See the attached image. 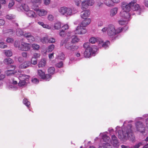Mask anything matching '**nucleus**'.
Here are the masks:
<instances>
[{"label":"nucleus","instance_id":"obj_1","mask_svg":"<svg viewBox=\"0 0 148 148\" xmlns=\"http://www.w3.org/2000/svg\"><path fill=\"white\" fill-rule=\"evenodd\" d=\"M132 121L128 122L125 121L122 127L121 128L118 126L116 127V131L118 133V136L119 138L122 140H127L135 138L133 134V128L132 125L130 123Z\"/></svg>","mask_w":148,"mask_h":148},{"label":"nucleus","instance_id":"obj_2","mask_svg":"<svg viewBox=\"0 0 148 148\" xmlns=\"http://www.w3.org/2000/svg\"><path fill=\"white\" fill-rule=\"evenodd\" d=\"M101 31L103 33L106 32L107 31L108 36L112 40H114L117 38L116 36V29L113 25L110 24L107 27L103 28L101 29Z\"/></svg>","mask_w":148,"mask_h":148},{"label":"nucleus","instance_id":"obj_3","mask_svg":"<svg viewBox=\"0 0 148 148\" xmlns=\"http://www.w3.org/2000/svg\"><path fill=\"white\" fill-rule=\"evenodd\" d=\"M14 46L18 48V50L25 51L29 50L31 47L30 44L23 42V40L20 41L16 40L14 43Z\"/></svg>","mask_w":148,"mask_h":148},{"label":"nucleus","instance_id":"obj_4","mask_svg":"<svg viewBox=\"0 0 148 148\" xmlns=\"http://www.w3.org/2000/svg\"><path fill=\"white\" fill-rule=\"evenodd\" d=\"M89 42L92 44H94L97 42L98 44L99 47H103L105 49H106L108 47L110 44V42L107 41L105 42H103L102 39L99 38L91 37L89 40Z\"/></svg>","mask_w":148,"mask_h":148},{"label":"nucleus","instance_id":"obj_5","mask_svg":"<svg viewBox=\"0 0 148 148\" xmlns=\"http://www.w3.org/2000/svg\"><path fill=\"white\" fill-rule=\"evenodd\" d=\"M136 0H133L130 2V4L131 6V9L133 11H136V13L140 15L141 11V10L139 5L136 3Z\"/></svg>","mask_w":148,"mask_h":148},{"label":"nucleus","instance_id":"obj_6","mask_svg":"<svg viewBox=\"0 0 148 148\" xmlns=\"http://www.w3.org/2000/svg\"><path fill=\"white\" fill-rule=\"evenodd\" d=\"M59 12L62 15H65L66 16L71 15L73 12L70 8H68L65 7H61L59 9Z\"/></svg>","mask_w":148,"mask_h":148},{"label":"nucleus","instance_id":"obj_7","mask_svg":"<svg viewBox=\"0 0 148 148\" xmlns=\"http://www.w3.org/2000/svg\"><path fill=\"white\" fill-rule=\"evenodd\" d=\"M97 50V47H95V49H86L84 53V57L89 58L90 57V55L95 56L94 54L96 53Z\"/></svg>","mask_w":148,"mask_h":148},{"label":"nucleus","instance_id":"obj_8","mask_svg":"<svg viewBox=\"0 0 148 148\" xmlns=\"http://www.w3.org/2000/svg\"><path fill=\"white\" fill-rule=\"evenodd\" d=\"M135 125L137 131L142 133L145 132V126L141 122L139 121H136L135 123Z\"/></svg>","mask_w":148,"mask_h":148},{"label":"nucleus","instance_id":"obj_9","mask_svg":"<svg viewBox=\"0 0 148 148\" xmlns=\"http://www.w3.org/2000/svg\"><path fill=\"white\" fill-rule=\"evenodd\" d=\"M87 32L85 27H83L80 24L79 26H78L76 29L74 31V33L75 34H85Z\"/></svg>","mask_w":148,"mask_h":148},{"label":"nucleus","instance_id":"obj_10","mask_svg":"<svg viewBox=\"0 0 148 148\" xmlns=\"http://www.w3.org/2000/svg\"><path fill=\"white\" fill-rule=\"evenodd\" d=\"M131 12H129L124 11H121L120 13V15L121 17L124 19L127 20H130L131 15H132ZM133 15V14H132Z\"/></svg>","mask_w":148,"mask_h":148},{"label":"nucleus","instance_id":"obj_11","mask_svg":"<svg viewBox=\"0 0 148 148\" xmlns=\"http://www.w3.org/2000/svg\"><path fill=\"white\" fill-rule=\"evenodd\" d=\"M121 7L122 9V11H124L129 12H132L131 11V6L130 4V3H127L125 2H123L122 3Z\"/></svg>","mask_w":148,"mask_h":148},{"label":"nucleus","instance_id":"obj_12","mask_svg":"<svg viewBox=\"0 0 148 148\" xmlns=\"http://www.w3.org/2000/svg\"><path fill=\"white\" fill-rule=\"evenodd\" d=\"M9 67L11 68L12 69L10 70H8L5 72V74L7 76L12 75L14 74L15 73L14 71L16 68V66L14 65H11L9 66Z\"/></svg>","mask_w":148,"mask_h":148},{"label":"nucleus","instance_id":"obj_13","mask_svg":"<svg viewBox=\"0 0 148 148\" xmlns=\"http://www.w3.org/2000/svg\"><path fill=\"white\" fill-rule=\"evenodd\" d=\"M24 36L29 41V42L34 41L35 40L34 37L29 32L26 33L24 34Z\"/></svg>","mask_w":148,"mask_h":148},{"label":"nucleus","instance_id":"obj_14","mask_svg":"<svg viewBox=\"0 0 148 148\" xmlns=\"http://www.w3.org/2000/svg\"><path fill=\"white\" fill-rule=\"evenodd\" d=\"M30 78V76L29 75L25 74H21L19 75L18 79L19 80H23L28 82Z\"/></svg>","mask_w":148,"mask_h":148},{"label":"nucleus","instance_id":"obj_15","mask_svg":"<svg viewBox=\"0 0 148 148\" xmlns=\"http://www.w3.org/2000/svg\"><path fill=\"white\" fill-rule=\"evenodd\" d=\"M90 14V11L88 10H86L81 12L80 16L82 18H85V17L88 16Z\"/></svg>","mask_w":148,"mask_h":148},{"label":"nucleus","instance_id":"obj_16","mask_svg":"<svg viewBox=\"0 0 148 148\" xmlns=\"http://www.w3.org/2000/svg\"><path fill=\"white\" fill-rule=\"evenodd\" d=\"M31 65L30 62L29 61H27L21 64L19 66V68L22 69H25Z\"/></svg>","mask_w":148,"mask_h":148},{"label":"nucleus","instance_id":"obj_17","mask_svg":"<svg viewBox=\"0 0 148 148\" xmlns=\"http://www.w3.org/2000/svg\"><path fill=\"white\" fill-rule=\"evenodd\" d=\"M37 13L40 16H43L47 15V11L43 9H39L37 11Z\"/></svg>","mask_w":148,"mask_h":148},{"label":"nucleus","instance_id":"obj_18","mask_svg":"<svg viewBox=\"0 0 148 148\" xmlns=\"http://www.w3.org/2000/svg\"><path fill=\"white\" fill-rule=\"evenodd\" d=\"M91 21V20L90 18H85V19L83 21L80 25L85 27L86 26L90 23Z\"/></svg>","mask_w":148,"mask_h":148},{"label":"nucleus","instance_id":"obj_19","mask_svg":"<svg viewBox=\"0 0 148 148\" xmlns=\"http://www.w3.org/2000/svg\"><path fill=\"white\" fill-rule=\"evenodd\" d=\"M25 13L27 16L32 18H34L36 16L35 12L32 10H29L26 12Z\"/></svg>","mask_w":148,"mask_h":148},{"label":"nucleus","instance_id":"obj_20","mask_svg":"<svg viewBox=\"0 0 148 148\" xmlns=\"http://www.w3.org/2000/svg\"><path fill=\"white\" fill-rule=\"evenodd\" d=\"M118 9L117 8H114L112 9L110 11V16H115L117 13Z\"/></svg>","mask_w":148,"mask_h":148},{"label":"nucleus","instance_id":"obj_21","mask_svg":"<svg viewBox=\"0 0 148 148\" xmlns=\"http://www.w3.org/2000/svg\"><path fill=\"white\" fill-rule=\"evenodd\" d=\"M104 3L106 5L109 7H111L114 5L112 0H105Z\"/></svg>","mask_w":148,"mask_h":148},{"label":"nucleus","instance_id":"obj_22","mask_svg":"<svg viewBox=\"0 0 148 148\" xmlns=\"http://www.w3.org/2000/svg\"><path fill=\"white\" fill-rule=\"evenodd\" d=\"M4 63L6 64H10L13 63V60L10 58H7L3 61Z\"/></svg>","mask_w":148,"mask_h":148},{"label":"nucleus","instance_id":"obj_23","mask_svg":"<svg viewBox=\"0 0 148 148\" xmlns=\"http://www.w3.org/2000/svg\"><path fill=\"white\" fill-rule=\"evenodd\" d=\"M102 134V138L103 141L105 142H107L109 141L110 139V137L106 135V134H105L104 133L103 134L101 133L100 135Z\"/></svg>","mask_w":148,"mask_h":148},{"label":"nucleus","instance_id":"obj_24","mask_svg":"<svg viewBox=\"0 0 148 148\" xmlns=\"http://www.w3.org/2000/svg\"><path fill=\"white\" fill-rule=\"evenodd\" d=\"M46 64V60L45 59H42L38 64L39 67H43Z\"/></svg>","mask_w":148,"mask_h":148},{"label":"nucleus","instance_id":"obj_25","mask_svg":"<svg viewBox=\"0 0 148 148\" xmlns=\"http://www.w3.org/2000/svg\"><path fill=\"white\" fill-rule=\"evenodd\" d=\"M128 27L127 26H125L123 27H119L116 30V34L121 32L125 31V29H127Z\"/></svg>","mask_w":148,"mask_h":148},{"label":"nucleus","instance_id":"obj_26","mask_svg":"<svg viewBox=\"0 0 148 148\" xmlns=\"http://www.w3.org/2000/svg\"><path fill=\"white\" fill-rule=\"evenodd\" d=\"M27 82L23 80H20V81L18 83V85L20 87H23L27 85Z\"/></svg>","mask_w":148,"mask_h":148},{"label":"nucleus","instance_id":"obj_27","mask_svg":"<svg viewBox=\"0 0 148 148\" xmlns=\"http://www.w3.org/2000/svg\"><path fill=\"white\" fill-rule=\"evenodd\" d=\"M38 74L40 77L42 79H44L45 77V73L42 71L41 70H38Z\"/></svg>","mask_w":148,"mask_h":148},{"label":"nucleus","instance_id":"obj_28","mask_svg":"<svg viewBox=\"0 0 148 148\" xmlns=\"http://www.w3.org/2000/svg\"><path fill=\"white\" fill-rule=\"evenodd\" d=\"M79 40V39L77 36H72V40L71 42L72 43H76L78 42Z\"/></svg>","mask_w":148,"mask_h":148},{"label":"nucleus","instance_id":"obj_29","mask_svg":"<svg viewBox=\"0 0 148 148\" xmlns=\"http://www.w3.org/2000/svg\"><path fill=\"white\" fill-rule=\"evenodd\" d=\"M21 9V8L24 10L25 12H26L29 10V8L28 6L25 4H23L20 6Z\"/></svg>","mask_w":148,"mask_h":148},{"label":"nucleus","instance_id":"obj_30","mask_svg":"<svg viewBox=\"0 0 148 148\" xmlns=\"http://www.w3.org/2000/svg\"><path fill=\"white\" fill-rule=\"evenodd\" d=\"M88 6V5L86 1L82 2L81 4V8L82 10H84V9H87Z\"/></svg>","mask_w":148,"mask_h":148},{"label":"nucleus","instance_id":"obj_31","mask_svg":"<svg viewBox=\"0 0 148 148\" xmlns=\"http://www.w3.org/2000/svg\"><path fill=\"white\" fill-rule=\"evenodd\" d=\"M38 23L42 26L43 28H46L48 29H50L51 27L48 25L44 24V23L42 22H38Z\"/></svg>","mask_w":148,"mask_h":148},{"label":"nucleus","instance_id":"obj_32","mask_svg":"<svg viewBox=\"0 0 148 148\" xmlns=\"http://www.w3.org/2000/svg\"><path fill=\"white\" fill-rule=\"evenodd\" d=\"M15 17L14 15L11 14H8L5 16L6 18L9 20H12L14 19Z\"/></svg>","mask_w":148,"mask_h":148},{"label":"nucleus","instance_id":"obj_33","mask_svg":"<svg viewBox=\"0 0 148 148\" xmlns=\"http://www.w3.org/2000/svg\"><path fill=\"white\" fill-rule=\"evenodd\" d=\"M31 46L34 50L36 51L38 50L40 48V45L36 43L32 44V45H31Z\"/></svg>","mask_w":148,"mask_h":148},{"label":"nucleus","instance_id":"obj_34","mask_svg":"<svg viewBox=\"0 0 148 148\" xmlns=\"http://www.w3.org/2000/svg\"><path fill=\"white\" fill-rule=\"evenodd\" d=\"M90 43L89 42H87L85 43L83 45V47L86 49H95L94 47H93V48H91L90 46Z\"/></svg>","mask_w":148,"mask_h":148},{"label":"nucleus","instance_id":"obj_35","mask_svg":"<svg viewBox=\"0 0 148 148\" xmlns=\"http://www.w3.org/2000/svg\"><path fill=\"white\" fill-rule=\"evenodd\" d=\"M61 27V23L60 22H57L55 23L54 25V27L56 29H58Z\"/></svg>","mask_w":148,"mask_h":148},{"label":"nucleus","instance_id":"obj_36","mask_svg":"<svg viewBox=\"0 0 148 148\" xmlns=\"http://www.w3.org/2000/svg\"><path fill=\"white\" fill-rule=\"evenodd\" d=\"M23 103L28 108H29V106L30 105V102L26 98H24L23 99Z\"/></svg>","mask_w":148,"mask_h":148},{"label":"nucleus","instance_id":"obj_37","mask_svg":"<svg viewBox=\"0 0 148 148\" xmlns=\"http://www.w3.org/2000/svg\"><path fill=\"white\" fill-rule=\"evenodd\" d=\"M129 20L125 19H124L123 20H120L119 21V23L120 25H124L127 24V21Z\"/></svg>","mask_w":148,"mask_h":148},{"label":"nucleus","instance_id":"obj_38","mask_svg":"<svg viewBox=\"0 0 148 148\" xmlns=\"http://www.w3.org/2000/svg\"><path fill=\"white\" fill-rule=\"evenodd\" d=\"M5 54L8 57H10L12 55V52L9 50H5Z\"/></svg>","mask_w":148,"mask_h":148},{"label":"nucleus","instance_id":"obj_39","mask_svg":"<svg viewBox=\"0 0 148 148\" xmlns=\"http://www.w3.org/2000/svg\"><path fill=\"white\" fill-rule=\"evenodd\" d=\"M54 45L53 44L49 46L47 48V51L49 52H51L54 49Z\"/></svg>","mask_w":148,"mask_h":148},{"label":"nucleus","instance_id":"obj_40","mask_svg":"<svg viewBox=\"0 0 148 148\" xmlns=\"http://www.w3.org/2000/svg\"><path fill=\"white\" fill-rule=\"evenodd\" d=\"M41 41L43 43H45L48 42V38L47 36H46L42 38Z\"/></svg>","mask_w":148,"mask_h":148},{"label":"nucleus","instance_id":"obj_41","mask_svg":"<svg viewBox=\"0 0 148 148\" xmlns=\"http://www.w3.org/2000/svg\"><path fill=\"white\" fill-rule=\"evenodd\" d=\"M48 72L51 74H54L55 72V68L53 67L49 68L48 69Z\"/></svg>","mask_w":148,"mask_h":148},{"label":"nucleus","instance_id":"obj_42","mask_svg":"<svg viewBox=\"0 0 148 148\" xmlns=\"http://www.w3.org/2000/svg\"><path fill=\"white\" fill-rule=\"evenodd\" d=\"M8 88L10 90L15 91L17 90L18 88L15 85H10L9 86Z\"/></svg>","mask_w":148,"mask_h":148},{"label":"nucleus","instance_id":"obj_43","mask_svg":"<svg viewBox=\"0 0 148 148\" xmlns=\"http://www.w3.org/2000/svg\"><path fill=\"white\" fill-rule=\"evenodd\" d=\"M7 46L6 44L3 42L2 40H0V48L2 49L7 47Z\"/></svg>","mask_w":148,"mask_h":148},{"label":"nucleus","instance_id":"obj_44","mask_svg":"<svg viewBox=\"0 0 148 148\" xmlns=\"http://www.w3.org/2000/svg\"><path fill=\"white\" fill-rule=\"evenodd\" d=\"M79 47L77 46L72 45L70 50L71 51H74L76 50Z\"/></svg>","mask_w":148,"mask_h":148},{"label":"nucleus","instance_id":"obj_45","mask_svg":"<svg viewBox=\"0 0 148 148\" xmlns=\"http://www.w3.org/2000/svg\"><path fill=\"white\" fill-rule=\"evenodd\" d=\"M111 143L113 146L114 147L117 148L119 146V142L118 140L114 142H112Z\"/></svg>","mask_w":148,"mask_h":148},{"label":"nucleus","instance_id":"obj_46","mask_svg":"<svg viewBox=\"0 0 148 148\" xmlns=\"http://www.w3.org/2000/svg\"><path fill=\"white\" fill-rule=\"evenodd\" d=\"M103 146V148H112L111 145L108 143H104Z\"/></svg>","mask_w":148,"mask_h":148},{"label":"nucleus","instance_id":"obj_47","mask_svg":"<svg viewBox=\"0 0 148 148\" xmlns=\"http://www.w3.org/2000/svg\"><path fill=\"white\" fill-rule=\"evenodd\" d=\"M16 34L18 36H21L24 35L23 32L20 29H18L16 32Z\"/></svg>","mask_w":148,"mask_h":148},{"label":"nucleus","instance_id":"obj_48","mask_svg":"<svg viewBox=\"0 0 148 148\" xmlns=\"http://www.w3.org/2000/svg\"><path fill=\"white\" fill-rule=\"evenodd\" d=\"M45 77L44 79H45L46 81H49L51 79V76L49 74H47L45 75Z\"/></svg>","mask_w":148,"mask_h":148},{"label":"nucleus","instance_id":"obj_49","mask_svg":"<svg viewBox=\"0 0 148 148\" xmlns=\"http://www.w3.org/2000/svg\"><path fill=\"white\" fill-rule=\"evenodd\" d=\"M65 56L64 54L63 53H62L60 54L58 56V58L59 59L63 60L65 58Z\"/></svg>","mask_w":148,"mask_h":148},{"label":"nucleus","instance_id":"obj_50","mask_svg":"<svg viewBox=\"0 0 148 148\" xmlns=\"http://www.w3.org/2000/svg\"><path fill=\"white\" fill-rule=\"evenodd\" d=\"M60 36L62 37H64L66 35V33L65 31L62 29L59 33Z\"/></svg>","mask_w":148,"mask_h":148},{"label":"nucleus","instance_id":"obj_51","mask_svg":"<svg viewBox=\"0 0 148 148\" xmlns=\"http://www.w3.org/2000/svg\"><path fill=\"white\" fill-rule=\"evenodd\" d=\"M86 1L88 6H92L94 3V1L93 0H88Z\"/></svg>","mask_w":148,"mask_h":148},{"label":"nucleus","instance_id":"obj_52","mask_svg":"<svg viewBox=\"0 0 148 148\" xmlns=\"http://www.w3.org/2000/svg\"><path fill=\"white\" fill-rule=\"evenodd\" d=\"M14 1L13 0H11L8 4V8H10L12 7L14 5Z\"/></svg>","mask_w":148,"mask_h":148},{"label":"nucleus","instance_id":"obj_53","mask_svg":"<svg viewBox=\"0 0 148 148\" xmlns=\"http://www.w3.org/2000/svg\"><path fill=\"white\" fill-rule=\"evenodd\" d=\"M31 64L35 65L37 63V59L35 58H32L31 59V61L30 62Z\"/></svg>","mask_w":148,"mask_h":148},{"label":"nucleus","instance_id":"obj_54","mask_svg":"<svg viewBox=\"0 0 148 148\" xmlns=\"http://www.w3.org/2000/svg\"><path fill=\"white\" fill-rule=\"evenodd\" d=\"M40 54L37 53H35L33 54V57L32 58L36 59L37 58H39L40 56Z\"/></svg>","mask_w":148,"mask_h":148},{"label":"nucleus","instance_id":"obj_55","mask_svg":"<svg viewBox=\"0 0 148 148\" xmlns=\"http://www.w3.org/2000/svg\"><path fill=\"white\" fill-rule=\"evenodd\" d=\"M63 64L62 62L61 61L60 62L57 63L56 64V66L58 68H61L62 67Z\"/></svg>","mask_w":148,"mask_h":148},{"label":"nucleus","instance_id":"obj_56","mask_svg":"<svg viewBox=\"0 0 148 148\" xmlns=\"http://www.w3.org/2000/svg\"><path fill=\"white\" fill-rule=\"evenodd\" d=\"M118 140L116 137L114 135H112L111 136V142Z\"/></svg>","mask_w":148,"mask_h":148},{"label":"nucleus","instance_id":"obj_57","mask_svg":"<svg viewBox=\"0 0 148 148\" xmlns=\"http://www.w3.org/2000/svg\"><path fill=\"white\" fill-rule=\"evenodd\" d=\"M71 46L69 43H66L65 45V47L67 49L70 50Z\"/></svg>","mask_w":148,"mask_h":148},{"label":"nucleus","instance_id":"obj_58","mask_svg":"<svg viewBox=\"0 0 148 148\" xmlns=\"http://www.w3.org/2000/svg\"><path fill=\"white\" fill-rule=\"evenodd\" d=\"M32 82L34 84H37L39 82V81L38 79L36 78H32Z\"/></svg>","mask_w":148,"mask_h":148},{"label":"nucleus","instance_id":"obj_59","mask_svg":"<svg viewBox=\"0 0 148 148\" xmlns=\"http://www.w3.org/2000/svg\"><path fill=\"white\" fill-rule=\"evenodd\" d=\"M55 42V39L53 38H50L48 39V42L49 43H53Z\"/></svg>","mask_w":148,"mask_h":148},{"label":"nucleus","instance_id":"obj_60","mask_svg":"<svg viewBox=\"0 0 148 148\" xmlns=\"http://www.w3.org/2000/svg\"><path fill=\"white\" fill-rule=\"evenodd\" d=\"M6 42L8 43H12L14 41V39L12 38H8L6 40Z\"/></svg>","mask_w":148,"mask_h":148},{"label":"nucleus","instance_id":"obj_61","mask_svg":"<svg viewBox=\"0 0 148 148\" xmlns=\"http://www.w3.org/2000/svg\"><path fill=\"white\" fill-rule=\"evenodd\" d=\"M48 19L50 21H52L54 19V17L52 15H49L48 16Z\"/></svg>","mask_w":148,"mask_h":148},{"label":"nucleus","instance_id":"obj_62","mask_svg":"<svg viewBox=\"0 0 148 148\" xmlns=\"http://www.w3.org/2000/svg\"><path fill=\"white\" fill-rule=\"evenodd\" d=\"M51 0H43L44 4L45 5L49 4L50 3Z\"/></svg>","mask_w":148,"mask_h":148},{"label":"nucleus","instance_id":"obj_63","mask_svg":"<svg viewBox=\"0 0 148 148\" xmlns=\"http://www.w3.org/2000/svg\"><path fill=\"white\" fill-rule=\"evenodd\" d=\"M103 22L102 21H98L97 23V25L99 27H100L102 26L103 25Z\"/></svg>","mask_w":148,"mask_h":148},{"label":"nucleus","instance_id":"obj_64","mask_svg":"<svg viewBox=\"0 0 148 148\" xmlns=\"http://www.w3.org/2000/svg\"><path fill=\"white\" fill-rule=\"evenodd\" d=\"M21 55L24 58H27V53L26 52H23L21 53Z\"/></svg>","mask_w":148,"mask_h":148}]
</instances>
